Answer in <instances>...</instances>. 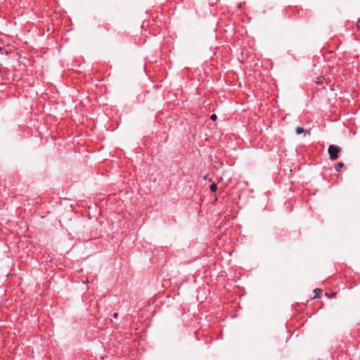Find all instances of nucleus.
Masks as SVG:
<instances>
[{
	"label": "nucleus",
	"instance_id": "f257e3e1",
	"mask_svg": "<svg viewBox=\"0 0 360 360\" xmlns=\"http://www.w3.org/2000/svg\"><path fill=\"white\" fill-rule=\"evenodd\" d=\"M340 147L335 146V145H330L328 147V150L330 159L331 160H337L338 158V153H340Z\"/></svg>",
	"mask_w": 360,
	"mask_h": 360
},
{
	"label": "nucleus",
	"instance_id": "f03ea898",
	"mask_svg": "<svg viewBox=\"0 0 360 360\" xmlns=\"http://www.w3.org/2000/svg\"><path fill=\"white\" fill-rule=\"evenodd\" d=\"M314 296L313 298H319L322 294V290L320 288H316L314 290Z\"/></svg>",
	"mask_w": 360,
	"mask_h": 360
},
{
	"label": "nucleus",
	"instance_id": "7ed1b4c3",
	"mask_svg": "<svg viewBox=\"0 0 360 360\" xmlns=\"http://www.w3.org/2000/svg\"><path fill=\"white\" fill-rule=\"evenodd\" d=\"M295 131H296V134L297 135H299V134H301L304 133V128H302L301 127H297L296 128V129H295Z\"/></svg>",
	"mask_w": 360,
	"mask_h": 360
},
{
	"label": "nucleus",
	"instance_id": "20e7f679",
	"mask_svg": "<svg viewBox=\"0 0 360 360\" xmlns=\"http://www.w3.org/2000/svg\"><path fill=\"white\" fill-rule=\"evenodd\" d=\"M210 189L212 192H215L217 190V186L215 183L212 184L210 186Z\"/></svg>",
	"mask_w": 360,
	"mask_h": 360
},
{
	"label": "nucleus",
	"instance_id": "39448f33",
	"mask_svg": "<svg viewBox=\"0 0 360 360\" xmlns=\"http://www.w3.org/2000/svg\"><path fill=\"white\" fill-rule=\"evenodd\" d=\"M344 166V163L342 162H338L335 166V170L339 172L340 169Z\"/></svg>",
	"mask_w": 360,
	"mask_h": 360
},
{
	"label": "nucleus",
	"instance_id": "423d86ee",
	"mask_svg": "<svg viewBox=\"0 0 360 360\" xmlns=\"http://www.w3.org/2000/svg\"><path fill=\"white\" fill-rule=\"evenodd\" d=\"M323 79H324V77L322 76L317 77L316 81V84H321L323 83Z\"/></svg>",
	"mask_w": 360,
	"mask_h": 360
},
{
	"label": "nucleus",
	"instance_id": "0eeeda50",
	"mask_svg": "<svg viewBox=\"0 0 360 360\" xmlns=\"http://www.w3.org/2000/svg\"><path fill=\"white\" fill-rule=\"evenodd\" d=\"M326 296H327L329 298H331L332 297L335 296L336 295V292L335 293H332V295H330L329 292H326L325 293Z\"/></svg>",
	"mask_w": 360,
	"mask_h": 360
},
{
	"label": "nucleus",
	"instance_id": "6e6552de",
	"mask_svg": "<svg viewBox=\"0 0 360 360\" xmlns=\"http://www.w3.org/2000/svg\"><path fill=\"white\" fill-rule=\"evenodd\" d=\"M210 119L213 121H215L217 119V116L215 114H212L210 116Z\"/></svg>",
	"mask_w": 360,
	"mask_h": 360
},
{
	"label": "nucleus",
	"instance_id": "1a4fd4ad",
	"mask_svg": "<svg viewBox=\"0 0 360 360\" xmlns=\"http://www.w3.org/2000/svg\"><path fill=\"white\" fill-rule=\"evenodd\" d=\"M118 316H119V315H118V313H117V312H115V313L113 314V315H112L113 318H114V319H116L118 318Z\"/></svg>",
	"mask_w": 360,
	"mask_h": 360
},
{
	"label": "nucleus",
	"instance_id": "9d476101",
	"mask_svg": "<svg viewBox=\"0 0 360 360\" xmlns=\"http://www.w3.org/2000/svg\"><path fill=\"white\" fill-rule=\"evenodd\" d=\"M359 24H360V19H359V20H358V21L356 22V27H357L358 28H360V25H359Z\"/></svg>",
	"mask_w": 360,
	"mask_h": 360
},
{
	"label": "nucleus",
	"instance_id": "9b49d317",
	"mask_svg": "<svg viewBox=\"0 0 360 360\" xmlns=\"http://www.w3.org/2000/svg\"><path fill=\"white\" fill-rule=\"evenodd\" d=\"M83 283H89V280H88V279H86Z\"/></svg>",
	"mask_w": 360,
	"mask_h": 360
}]
</instances>
